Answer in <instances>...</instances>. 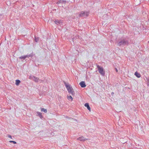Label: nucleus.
I'll list each match as a JSON object with an SVG mask.
<instances>
[{
    "instance_id": "19",
    "label": "nucleus",
    "mask_w": 149,
    "mask_h": 149,
    "mask_svg": "<svg viewBox=\"0 0 149 149\" xmlns=\"http://www.w3.org/2000/svg\"><path fill=\"white\" fill-rule=\"evenodd\" d=\"M9 142L10 143H13L14 144H15L17 143L15 141H9Z\"/></svg>"
},
{
    "instance_id": "5",
    "label": "nucleus",
    "mask_w": 149,
    "mask_h": 149,
    "mask_svg": "<svg viewBox=\"0 0 149 149\" xmlns=\"http://www.w3.org/2000/svg\"><path fill=\"white\" fill-rule=\"evenodd\" d=\"M33 80L36 82H39L40 83L42 81L40 80L39 78L35 76H34Z\"/></svg>"
},
{
    "instance_id": "17",
    "label": "nucleus",
    "mask_w": 149,
    "mask_h": 149,
    "mask_svg": "<svg viewBox=\"0 0 149 149\" xmlns=\"http://www.w3.org/2000/svg\"><path fill=\"white\" fill-rule=\"evenodd\" d=\"M35 41L36 42H37L38 41L39 39V38H36V37H35Z\"/></svg>"
},
{
    "instance_id": "23",
    "label": "nucleus",
    "mask_w": 149,
    "mask_h": 149,
    "mask_svg": "<svg viewBox=\"0 0 149 149\" xmlns=\"http://www.w3.org/2000/svg\"><path fill=\"white\" fill-rule=\"evenodd\" d=\"M115 69L116 71L117 72H118V71L117 69V68H115Z\"/></svg>"
},
{
    "instance_id": "9",
    "label": "nucleus",
    "mask_w": 149,
    "mask_h": 149,
    "mask_svg": "<svg viewBox=\"0 0 149 149\" xmlns=\"http://www.w3.org/2000/svg\"><path fill=\"white\" fill-rule=\"evenodd\" d=\"M84 106L85 107H86L87 109L89 111H91V108L89 106V104L88 103H86L85 104Z\"/></svg>"
},
{
    "instance_id": "2",
    "label": "nucleus",
    "mask_w": 149,
    "mask_h": 149,
    "mask_svg": "<svg viewBox=\"0 0 149 149\" xmlns=\"http://www.w3.org/2000/svg\"><path fill=\"white\" fill-rule=\"evenodd\" d=\"M128 41L126 39H123L120 40V41L118 43V45L120 46L122 45L123 46L126 45H128L129 44Z\"/></svg>"
},
{
    "instance_id": "3",
    "label": "nucleus",
    "mask_w": 149,
    "mask_h": 149,
    "mask_svg": "<svg viewBox=\"0 0 149 149\" xmlns=\"http://www.w3.org/2000/svg\"><path fill=\"white\" fill-rule=\"evenodd\" d=\"M97 67L100 73L102 75L104 76L105 74V71L104 70L103 68L100 67L99 65H97Z\"/></svg>"
},
{
    "instance_id": "14",
    "label": "nucleus",
    "mask_w": 149,
    "mask_h": 149,
    "mask_svg": "<svg viewBox=\"0 0 149 149\" xmlns=\"http://www.w3.org/2000/svg\"><path fill=\"white\" fill-rule=\"evenodd\" d=\"M41 111H43L45 113H46L47 112V111L46 109L42 108H41Z\"/></svg>"
},
{
    "instance_id": "13",
    "label": "nucleus",
    "mask_w": 149,
    "mask_h": 149,
    "mask_svg": "<svg viewBox=\"0 0 149 149\" xmlns=\"http://www.w3.org/2000/svg\"><path fill=\"white\" fill-rule=\"evenodd\" d=\"M27 57V56H26V55L25 56H21L20 57H19V58L20 59H25Z\"/></svg>"
},
{
    "instance_id": "4",
    "label": "nucleus",
    "mask_w": 149,
    "mask_h": 149,
    "mask_svg": "<svg viewBox=\"0 0 149 149\" xmlns=\"http://www.w3.org/2000/svg\"><path fill=\"white\" fill-rule=\"evenodd\" d=\"M89 14V12H88L82 11L79 14V16L81 17H86L88 16Z\"/></svg>"
},
{
    "instance_id": "8",
    "label": "nucleus",
    "mask_w": 149,
    "mask_h": 149,
    "mask_svg": "<svg viewBox=\"0 0 149 149\" xmlns=\"http://www.w3.org/2000/svg\"><path fill=\"white\" fill-rule=\"evenodd\" d=\"M36 113L37 115L41 119H42L43 118V117L42 115V113L38 111L36 112Z\"/></svg>"
},
{
    "instance_id": "7",
    "label": "nucleus",
    "mask_w": 149,
    "mask_h": 149,
    "mask_svg": "<svg viewBox=\"0 0 149 149\" xmlns=\"http://www.w3.org/2000/svg\"><path fill=\"white\" fill-rule=\"evenodd\" d=\"M88 139H86L85 138H84L83 136L79 137V138H78L77 139L78 140H80L81 141H85L86 140H87Z\"/></svg>"
},
{
    "instance_id": "25",
    "label": "nucleus",
    "mask_w": 149,
    "mask_h": 149,
    "mask_svg": "<svg viewBox=\"0 0 149 149\" xmlns=\"http://www.w3.org/2000/svg\"><path fill=\"white\" fill-rule=\"evenodd\" d=\"M148 43H149V41H148Z\"/></svg>"
},
{
    "instance_id": "10",
    "label": "nucleus",
    "mask_w": 149,
    "mask_h": 149,
    "mask_svg": "<svg viewBox=\"0 0 149 149\" xmlns=\"http://www.w3.org/2000/svg\"><path fill=\"white\" fill-rule=\"evenodd\" d=\"M55 23L56 24L58 25L59 24H60L61 23V20H56L54 21Z\"/></svg>"
},
{
    "instance_id": "24",
    "label": "nucleus",
    "mask_w": 149,
    "mask_h": 149,
    "mask_svg": "<svg viewBox=\"0 0 149 149\" xmlns=\"http://www.w3.org/2000/svg\"><path fill=\"white\" fill-rule=\"evenodd\" d=\"M112 94H114V93H113V92H112Z\"/></svg>"
},
{
    "instance_id": "21",
    "label": "nucleus",
    "mask_w": 149,
    "mask_h": 149,
    "mask_svg": "<svg viewBox=\"0 0 149 149\" xmlns=\"http://www.w3.org/2000/svg\"><path fill=\"white\" fill-rule=\"evenodd\" d=\"M7 136H8V137H9V138H10L11 139H12V136H11L10 135H9V134H8V135H7Z\"/></svg>"
},
{
    "instance_id": "22",
    "label": "nucleus",
    "mask_w": 149,
    "mask_h": 149,
    "mask_svg": "<svg viewBox=\"0 0 149 149\" xmlns=\"http://www.w3.org/2000/svg\"><path fill=\"white\" fill-rule=\"evenodd\" d=\"M148 85L149 86V78L147 80Z\"/></svg>"
},
{
    "instance_id": "6",
    "label": "nucleus",
    "mask_w": 149,
    "mask_h": 149,
    "mask_svg": "<svg viewBox=\"0 0 149 149\" xmlns=\"http://www.w3.org/2000/svg\"><path fill=\"white\" fill-rule=\"evenodd\" d=\"M79 84L82 88L85 87L86 86L84 81H82L81 82L79 83Z\"/></svg>"
},
{
    "instance_id": "20",
    "label": "nucleus",
    "mask_w": 149,
    "mask_h": 149,
    "mask_svg": "<svg viewBox=\"0 0 149 149\" xmlns=\"http://www.w3.org/2000/svg\"><path fill=\"white\" fill-rule=\"evenodd\" d=\"M60 2L62 3H65L66 2V1L65 0H60Z\"/></svg>"
},
{
    "instance_id": "16",
    "label": "nucleus",
    "mask_w": 149,
    "mask_h": 149,
    "mask_svg": "<svg viewBox=\"0 0 149 149\" xmlns=\"http://www.w3.org/2000/svg\"><path fill=\"white\" fill-rule=\"evenodd\" d=\"M26 56H27V57L29 58L30 57H32L33 56V54L32 53H31L29 55H26Z\"/></svg>"
},
{
    "instance_id": "11",
    "label": "nucleus",
    "mask_w": 149,
    "mask_h": 149,
    "mask_svg": "<svg viewBox=\"0 0 149 149\" xmlns=\"http://www.w3.org/2000/svg\"><path fill=\"white\" fill-rule=\"evenodd\" d=\"M134 75L138 78H139L141 77V74L137 72H136L135 73Z\"/></svg>"
},
{
    "instance_id": "15",
    "label": "nucleus",
    "mask_w": 149,
    "mask_h": 149,
    "mask_svg": "<svg viewBox=\"0 0 149 149\" xmlns=\"http://www.w3.org/2000/svg\"><path fill=\"white\" fill-rule=\"evenodd\" d=\"M67 98H68L69 100V99H70V100L71 101H72V100L73 98H72V97L71 95H70L69 96L68 95L67 96Z\"/></svg>"
},
{
    "instance_id": "12",
    "label": "nucleus",
    "mask_w": 149,
    "mask_h": 149,
    "mask_svg": "<svg viewBox=\"0 0 149 149\" xmlns=\"http://www.w3.org/2000/svg\"><path fill=\"white\" fill-rule=\"evenodd\" d=\"M15 84L17 86H18L20 82V81L19 80H16Z\"/></svg>"
},
{
    "instance_id": "18",
    "label": "nucleus",
    "mask_w": 149,
    "mask_h": 149,
    "mask_svg": "<svg viewBox=\"0 0 149 149\" xmlns=\"http://www.w3.org/2000/svg\"><path fill=\"white\" fill-rule=\"evenodd\" d=\"M34 76H29V79H32L33 80V77H34Z\"/></svg>"
},
{
    "instance_id": "1",
    "label": "nucleus",
    "mask_w": 149,
    "mask_h": 149,
    "mask_svg": "<svg viewBox=\"0 0 149 149\" xmlns=\"http://www.w3.org/2000/svg\"><path fill=\"white\" fill-rule=\"evenodd\" d=\"M64 83L65 87L67 89L68 92L72 95H73L75 94V93L72 87L68 83H67L65 81H64Z\"/></svg>"
}]
</instances>
